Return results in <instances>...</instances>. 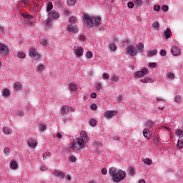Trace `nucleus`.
<instances>
[{
    "mask_svg": "<svg viewBox=\"0 0 183 183\" xmlns=\"http://www.w3.org/2000/svg\"><path fill=\"white\" fill-rule=\"evenodd\" d=\"M109 49H111V51H117V44L114 43H111L109 45Z\"/></svg>",
    "mask_w": 183,
    "mask_h": 183,
    "instance_id": "obj_41",
    "label": "nucleus"
},
{
    "mask_svg": "<svg viewBox=\"0 0 183 183\" xmlns=\"http://www.w3.org/2000/svg\"><path fill=\"white\" fill-rule=\"evenodd\" d=\"M96 89H97V91H101V89H102V84H101V83H97Z\"/></svg>",
    "mask_w": 183,
    "mask_h": 183,
    "instance_id": "obj_48",
    "label": "nucleus"
},
{
    "mask_svg": "<svg viewBox=\"0 0 183 183\" xmlns=\"http://www.w3.org/2000/svg\"><path fill=\"white\" fill-rule=\"evenodd\" d=\"M34 1L32 0H23L20 3V6H32Z\"/></svg>",
    "mask_w": 183,
    "mask_h": 183,
    "instance_id": "obj_13",
    "label": "nucleus"
},
{
    "mask_svg": "<svg viewBox=\"0 0 183 183\" xmlns=\"http://www.w3.org/2000/svg\"><path fill=\"white\" fill-rule=\"evenodd\" d=\"M101 172L102 175H107V174H108V170L105 168H102Z\"/></svg>",
    "mask_w": 183,
    "mask_h": 183,
    "instance_id": "obj_58",
    "label": "nucleus"
},
{
    "mask_svg": "<svg viewBox=\"0 0 183 183\" xmlns=\"http://www.w3.org/2000/svg\"><path fill=\"white\" fill-rule=\"evenodd\" d=\"M2 95L3 97L7 98V97H9V95H11V92L8 89H3Z\"/></svg>",
    "mask_w": 183,
    "mask_h": 183,
    "instance_id": "obj_31",
    "label": "nucleus"
},
{
    "mask_svg": "<svg viewBox=\"0 0 183 183\" xmlns=\"http://www.w3.org/2000/svg\"><path fill=\"white\" fill-rule=\"evenodd\" d=\"M69 161H70V162H76V157L74 155H70L69 157Z\"/></svg>",
    "mask_w": 183,
    "mask_h": 183,
    "instance_id": "obj_42",
    "label": "nucleus"
},
{
    "mask_svg": "<svg viewBox=\"0 0 183 183\" xmlns=\"http://www.w3.org/2000/svg\"><path fill=\"white\" fill-rule=\"evenodd\" d=\"M90 108L93 111H97L98 106H97V104H92V105L90 106Z\"/></svg>",
    "mask_w": 183,
    "mask_h": 183,
    "instance_id": "obj_56",
    "label": "nucleus"
},
{
    "mask_svg": "<svg viewBox=\"0 0 183 183\" xmlns=\"http://www.w3.org/2000/svg\"><path fill=\"white\" fill-rule=\"evenodd\" d=\"M51 154L50 152H46L43 154V159H46L48 157H51Z\"/></svg>",
    "mask_w": 183,
    "mask_h": 183,
    "instance_id": "obj_52",
    "label": "nucleus"
},
{
    "mask_svg": "<svg viewBox=\"0 0 183 183\" xmlns=\"http://www.w3.org/2000/svg\"><path fill=\"white\" fill-rule=\"evenodd\" d=\"M10 169L13 171L18 169V163L16 161L13 160L10 162Z\"/></svg>",
    "mask_w": 183,
    "mask_h": 183,
    "instance_id": "obj_25",
    "label": "nucleus"
},
{
    "mask_svg": "<svg viewBox=\"0 0 183 183\" xmlns=\"http://www.w3.org/2000/svg\"><path fill=\"white\" fill-rule=\"evenodd\" d=\"M48 18L50 19H58L59 18V13L51 11L48 13Z\"/></svg>",
    "mask_w": 183,
    "mask_h": 183,
    "instance_id": "obj_12",
    "label": "nucleus"
},
{
    "mask_svg": "<svg viewBox=\"0 0 183 183\" xmlns=\"http://www.w3.org/2000/svg\"><path fill=\"white\" fill-rule=\"evenodd\" d=\"M67 31H69V32H73L74 34H76V32H78V31H79V29H78V26H76L69 24L67 26Z\"/></svg>",
    "mask_w": 183,
    "mask_h": 183,
    "instance_id": "obj_14",
    "label": "nucleus"
},
{
    "mask_svg": "<svg viewBox=\"0 0 183 183\" xmlns=\"http://www.w3.org/2000/svg\"><path fill=\"white\" fill-rule=\"evenodd\" d=\"M159 54H160L161 56H166L167 51H165L164 49H162V50H160Z\"/></svg>",
    "mask_w": 183,
    "mask_h": 183,
    "instance_id": "obj_53",
    "label": "nucleus"
},
{
    "mask_svg": "<svg viewBox=\"0 0 183 183\" xmlns=\"http://www.w3.org/2000/svg\"><path fill=\"white\" fill-rule=\"evenodd\" d=\"M134 2L136 6H139V5H142V0H134Z\"/></svg>",
    "mask_w": 183,
    "mask_h": 183,
    "instance_id": "obj_46",
    "label": "nucleus"
},
{
    "mask_svg": "<svg viewBox=\"0 0 183 183\" xmlns=\"http://www.w3.org/2000/svg\"><path fill=\"white\" fill-rule=\"evenodd\" d=\"M137 53L139 52V54H142L144 52V43L140 42L139 44H137L136 47Z\"/></svg>",
    "mask_w": 183,
    "mask_h": 183,
    "instance_id": "obj_16",
    "label": "nucleus"
},
{
    "mask_svg": "<svg viewBox=\"0 0 183 183\" xmlns=\"http://www.w3.org/2000/svg\"><path fill=\"white\" fill-rule=\"evenodd\" d=\"M77 19L76 16H71L69 18V22L70 24H75V22H76Z\"/></svg>",
    "mask_w": 183,
    "mask_h": 183,
    "instance_id": "obj_43",
    "label": "nucleus"
},
{
    "mask_svg": "<svg viewBox=\"0 0 183 183\" xmlns=\"http://www.w3.org/2000/svg\"><path fill=\"white\" fill-rule=\"evenodd\" d=\"M4 152L6 155H9V153L11 152V149H9V148L6 147L4 149Z\"/></svg>",
    "mask_w": 183,
    "mask_h": 183,
    "instance_id": "obj_55",
    "label": "nucleus"
},
{
    "mask_svg": "<svg viewBox=\"0 0 183 183\" xmlns=\"http://www.w3.org/2000/svg\"><path fill=\"white\" fill-rule=\"evenodd\" d=\"M156 99H157V102H163V104H165V99H164L162 98L157 97Z\"/></svg>",
    "mask_w": 183,
    "mask_h": 183,
    "instance_id": "obj_60",
    "label": "nucleus"
},
{
    "mask_svg": "<svg viewBox=\"0 0 183 183\" xmlns=\"http://www.w3.org/2000/svg\"><path fill=\"white\" fill-rule=\"evenodd\" d=\"M103 79H109V74L107 73H104L102 74Z\"/></svg>",
    "mask_w": 183,
    "mask_h": 183,
    "instance_id": "obj_57",
    "label": "nucleus"
},
{
    "mask_svg": "<svg viewBox=\"0 0 183 183\" xmlns=\"http://www.w3.org/2000/svg\"><path fill=\"white\" fill-rule=\"evenodd\" d=\"M83 18L85 25L89 26V28L94 26L95 29H98L101 26V17L99 16L94 17L89 14H84Z\"/></svg>",
    "mask_w": 183,
    "mask_h": 183,
    "instance_id": "obj_3",
    "label": "nucleus"
},
{
    "mask_svg": "<svg viewBox=\"0 0 183 183\" xmlns=\"http://www.w3.org/2000/svg\"><path fill=\"white\" fill-rule=\"evenodd\" d=\"M89 138L85 131L80 132V137L75 138L71 143L69 144L68 149L71 152L72 151H82L84 148L88 145Z\"/></svg>",
    "mask_w": 183,
    "mask_h": 183,
    "instance_id": "obj_1",
    "label": "nucleus"
},
{
    "mask_svg": "<svg viewBox=\"0 0 183 183\" xmlns=\"http://www.w3.org/2000/svg\"><path fill=\"white\" fill-rule=\"evenodd\" d=\"M9 54V48L4 43L0 42V56H6Z\"/></svg>",
    "mask_w": 183,
    "mask_h": 183,
    "instance_id": "obj_7",
    "label": "nucleus"
},
{
    "mask_svg": "<svg viewBox=\"0 0 183 183\" xmlns=\"http://www.w3.org/2000/svg\"><path fill=\"white\" fill-rule=\"evenodd\" d=\"M152 28L153 29H159V22L158 21H154L152 24Z\"/></svg>",
    "mask_w": 183,
    "mask_h": 183,
    "instance_id": "obj_34",
    "label": "nucleus"
},
{
    "mask_svg": "<svg viewBox=\"0 0 183 183\" xmlns=\"http://www.w3.org/2000/svg\"><path fill=\"white\" fill-rule=\"evenodd\" d=\"M68 88L70 92H75L76 89V84H75L74 82H70L69 83Z\"/></svg>",
    "mask_w": 183,
    "mask_h": 183,
    "instance_id": "obj_21",
    "label": "nucleus"
},
{
    "mask_svg": "<svg viewBox=\"0 0 183 183\" xmlns=\"http://www.w3.org/2000/svg\"><path fill=\"white\" fill-rule=\"evenodd\" d=\"M54 8V5L52 4V3L49 2L46 5V11L48 14H49V12H51V11H52Z\"/></svg>",
    "mask_w": 183,
    "mask_h": 183,
    "instance_id": "obj_30",
    "label": "nucleus"
},
{
    "mask_svg": "<svg viewBox=\"0 0 183 183\" xmlns=\"http://www.w3.org/2000/svg\"><path fill=\"white\" fill-rule=\"evenodd\" d=\"M134 3L133 2H129L128 4H127V6H128V8H129V9H132V8H134Z\"/></svg>",
    "mask_w": 183,
    "mask_h": 183,
    "instance_id": "obj_59",
    "label": "nucleus"
},
{
    "mask_svg": "<svg viewBox=\"0 0 183 183\" xmlns=\"http://www.w3.org/2000/svg\"><path fill=\"white\" fill-rule=\"evenodd\" d=\"M46 129V127L44 124H40V131H45Z\"/></svg>",
    "mask_w": 183,
    "mask_h": 183,
    "instance_id": "obj_62",
    "label": "nucleus"
},
{
    "mask_svg": "<svg viewBox=\"0 0 183 183\" xmlns=\"http://www.w3.org/2000/svg\"><path fill=\"white\" fill-rule=\"evenodd\" d=\"M21 16H23V18H26L27 19H32V16L29 15V14L28 13H21Z\"/></svg>",
    "mask_w": 183,
    "mask_h": 183,
    "instance_id": "obj_35",
    "label": "nucleus"
},
{
    "mask_svg": "<svg viewBox=\"0 0 183 183\" xmlns=\"http://www.w3.org/2000/svg\"><path fill=\"white\" fill-rule=\"evenodd\" d=\"M14 88L15 89H16L17 91H19V89H21V88H22V84H21V83L16 81L14 84Z\"/></svg>",
    "mask_w": 183,
    "mask_h": 183,
    "instance_id": "obj_40",
    "label": "nucleus"
},
{
    "mask_svg": "<svg viewBox=\"0 0 183 183\" xmlns=\"http://www.w3.org/2000/svg\"><path fill=\"white\" fill-rule=\"evenodd\" d=\"M157 54H158V51L154 49L153 50H150L147 52V58H152V56H155V55H157Z\"/></svg>",
    "mask_w": 183,
    "mask_h": 183,
    "instance_id": "obj_24",
    "label": "nucleus"
},
{
    "mask_svg": "<svg viewBox=\"0 0 183 183\" xmlns=\"http://www.w3.org/2000/svg\"><path fill=\"white\" fill-rule=\"evenodd\" d=\"M151 130L148 129H143V137L146 138L147 139H151Z\"/></svg>",
    "mask_w": 183,
    "mask_h": 183,
    "instance_id": "obj_17",
    "label": "nucleus"
},
{
    "mask_svg": "<svg viewBox=\"0 0 183 183\" xmlns=\"http://www.w3.org/2000/svg\"><path fill=\"white\" fill-rule=\"evenodd\" d=\"M109 174L113 182L119 183L127 178V172L117 167H110L109 169Z\"/></svg>",
    "mask_w": 183,
    "mask_h": 183,
    "instance_id": "obj_2",
    "label": "nucleus"
},
{
    "mask_svg": "<svg viewBox=\"0 0 183 183\" xmlns=\"http://www.w3.org/2000/svg\"><path fill=\"white\" fill-rule=\"evenodd\" d=\"M69 112V107L64 105L61 107V115H66Z\"/></svg>",
    "mask_w": 183,
    "mask_h": 183,
    "instance_id": "obj_18",
    "label": "nucleus"
},
{
    "mask_svg": "<svg viewBox=\"0 0 183 183\" xmlns=\"http://www.w3.org/2000/svg\"><path fill=\"white\" fill-rule=\"evenodd\" d=\"M174 102H177V104H180L181 101H182V98L181 96L177 95L174 97Z\"/></svg>",
    "mask_w": 183,
    "mask_h": 183,
    "instance_id": "obj_36",
    "label": "nucleus"
},
{
    "mask_svg": "<svg viewBox=\"0 0 183 183\" xmlns=\"http://www.w3.org/2000/svg\"><path fill=\"white\" fill-rule=\"evenodd\" d=\"M176 135L179 138H183V131L179 129H176Z\"/></svg>",
    "mask_w": 183,
    "mask_h": 183,
    "instance_id": "obj_33",
    "label": "nucleus"
},
{
    "mask_svg": "<svg viewBox=\"0 0 183 183\" xmlns=\"http://www.w3.org/2000/svg\"><path fill=\"white\" fill-rule=\"evenodd\" d=\"M171 52L174 56H178L181 54V49L177 46H173L171 49Z\"/></svg>",
    "mask_w": 183,
    "mask_h": 183,
    "instance_id": "obj_11",
    "label": "nucleus"
},
{
    "mask_svg": "<svg viewBox=\"0 0 183 183\" xmlns=\"http://www.w3.org/2000/svg\"><path fill=\"white\" fill-rule=\"evenodd\" d=\"M166 78L167 79H169L170 81H172L173 79H175V74L172 72H167L166 74Z\"/></svg>",
    "mask_w": 183,
    "mask_h": 183,
    "instance_id": "obj_29",
    "label": "nucleus"
},
{
    "mask_svg": "<svg viewBox=\"0 0 183 183\" xmlns=\"http://www.w3.org/2000/svg\"><path fill=\"white\" fill-rule=\"evenodd\" d=\"M47 168L45 166H41L40 167V171L44 172V171H46Z\"/></svg>",
    "mask_w": 183,
    "mask_h": 183,
    "instance_id": "obj_64",
    "label": "nucleus"
},
{
    "mask_svg": "<svg viewBox=\"0 0 183 183\" xmlns=\"http://www.w3.org/2000/svg\"><path fill=\"white\" fill-rule=\"evenodd\" d=\"M73 52L76 56V58H81L84 55V47L74 46L73 47Z\"/></svg>",
    "mask_w": 183,
    "mask_h": 183,
    "instance_id": "obj_6",
    "label": "nucleus"
},
{
    "mask_svg": "<svg viewBox=\"0 0 183 183\" xmlns=\"http://www.w3.org/2000/svg\"><path fill=\"white\" fill-rule=\"evenodd\" d=\"M2 131H3L4 134H12V129H11L10 127H4L2 129Z\"/></svg>",
    "mask_w": 183,
    "mask_h": 183,
    "instance_id": "obj_28",
    "label": "nucleus"
},
{
    "mask_svg": "<svg viewBox=\"0 0 183 183\" xmlns=\"http://www.w3.org/2000/svg\"><path fill=\"white\" fill-rule=\"evenodd\" d=\"M153 9L155 12H159V11H161V6L156 4L154 6Z\"/></svg>",
    "mask_w": 183,
    "mask_h": 183,
    "instance_id": "obj_44",
    "label": "nucleus"
},
{
    "mask_svg": "<svg viewBox=\"0 0 183 183\" xmlns=\"http://www.w3.org/2000/svg\"><path fill=\"white\" fill-rule=\"evenodd\" d=\"M89 124L91 127H97V120L95 119H92L89 121Z\"/></svg>",
    "mask_w": 183,
    "mask_h": 183,
    "instance_id": "obj_38",
    "label": "nucleus"
},
{
    "mask_svg": "<svg viewBox=\"0 0 183 183\" xmlns=\"http://www.w3.org/2000/svg\"><path fill=\"white\" fill-rule=\"evenodd\" d=\"M142 162L146 165H152V159L149 158H146L142 159Z\"/></svg>",
    "mask_w": 183,
    "mask_h": 183,
    "instance_id": "obj_32",
    "label": "nucleus"
},
{
    "mask_svg": "<svg viewBox=\"0 0 183 183\" xmlns=\"http://www.w3.org/2000/svg\"><path fill=\"white\" fill-rule=\"evenodd\" d=\"M17 56L21 59H24L26 56V55L24 53V51H19L17 54Z\"/></svg>",
    "mask_w": 183,
    "mask_h": 183,
    "instance_id": "obj_39",
    "label": "nucleus"
},
{
    "mask_svg": "<svg viewBox=\"0 0 183 183\" xmlns=\"http://www.w3.org/2000/svg\"><path fill=\"white\" fill-rule=\"evenodd\" d=\"M147 74H148V69L143 68L142 70L134 72L133 76L138 79L139 78H143Z\"/></svg>",
    "mask_w": 183,
    "mask_h": 183,
    "instance_id": "obj_8",
    "label": "nucleus"
},
{
    "mask_svg": "<svg viewBox=\"0 0 183 183\" xmlns=\"http://www.w3.org/2000/svg\"><path fill=\"white\" fill-rule=\"evenodd\" d=\"M154 144H159V136H155V138L154 139Z\"/></svg>",
    "mask_w": 183,
    "mask_h": 183,
    "instance_id": "obj_54",
    "label": "nucleus"
},
{
    "mask_svg": "<svg viewBox=\"0 0 183 183\" xmlns=\"http://www.w3.org/2000/svg\"><path fill=\"white\" fill-rule=\"evenodd\" d=\"M163 35H164V38L166 39H169V38H171V35H172V31H171V29L167 28L166 30H164Z\"/></svg>",
    "mask_w": 183,
    "mask_h": 183,
    "instance_id": "obj_15",
    "label": "nucleus"
},
{
    "mask_svg": "<svg viewBox=\"0 0 183 183\" xmlns=\"http://www.w3.org/2000/svg\"><path fill=\"white\" fill-rule=\"evenodd\" d=\"M68 5L74 6L76 4V0H67Z\"/></svg>",
    "mask_w": 183,
    "mask_h": 183,
    "instance_id": "obj_47",
    "label": "nucleus"
},
{
    "mask_svg": "<svg viewBox=\"0 0 183 183\" xmlns=\"http://www.w3.org/2000/svg\"><path fill=\"white\" fill-rule=\"evenodd\" d=\"M176 147L178 149H181L183 148V139L179 138Z\"/></svg>",
    "mask_w": 183,
    "mask_h": 183,
    "instance_id": "obj_27",
    "label": "nucleus"
},
{
    "mask_svg": "<svg viewBox=\"0 0 183 183\" xmlns=\"http://www.w3.org/2000/svg\"><path fill=\"white\" fill-rule=\"evenodd\" d=\"M53 174L55 177H57V178H65V174L61 171L56 170L53 172Z\"/></svg>",
    "mask_w": 183,
    "mask_h": 183,
    "instance_id": "obj_20",
    "label": "nucleus"
},
{
    "mask_svg": "<svg viewBox=\"0 0 183 183\" xmlns=\"http://www.w3.org/2000/svg\"><path fill=\"white\" fill-rule=\"evenodd\" d=\"M169 9V7H168V6L167 5H163L162 6V11H163V12H168Z\"/></svg>",
    "mask_w": 183,
    "mask_h": 183,
    "instance_id": "obj_45",
    "label": "nucleus"
},
{
    "mask_svg": "<svg viewBox=\"0 0 183 183\" xmlns=\"http://www.w3.org/2000/svg\"><path fill=\"white\" fill-rule=\"evenodd\" d=\"M140 82H142V84H148L149 82H150V84H154V79L149 77H145L144 79H142L140 80Z\"/></svg>",
    "mask_w": 183,
    "mask_h": 183,
    "instance_id": "obj_26",
    "label": "nucleus"
},
{
    "mask_svg": "<svg viewBox=\"0 0 183 183\" xmlns=\"http://www.w3.org/2000/svg\"><path fill=\"white\" fill-rule=\"evenodd\" d=\"M149 68H157V63L156 62H149Z\"/></svg>",
    "mask_w": 183,
    "mask_h": 183,
    "instance_id": "obj_49",
    "label": "nucleus"
},
{
    "mask_svg": "<svg viewBox=\"0 0 183 183\" xmlns=\"http://www.w3.org/2000/svg\"><path fill=\"white\" fill-rule=\"evenodd\" d=\"M36 145H38V142H36V139L34 138L29 139L28 147H29L30 149H34V148H36Z\"/></svg>",
    "mask_w": 183,
    "mask_h": 183,
    "instance_id": "obj_9",
    "label": "nucleus"
},
{
    "mask_svg": "<svg viewBox=\"0 0 183 183\" xmlns=\"http://www.w3.org/2000/svg\"><path fill=\"white\" fill-rule=\"evenodd\" d=\"M117 114H118V112H117V111L108 110V111L105 112L104 117H105V118H107L109 119L110 118H112V117H115V115H117Z\"/></svg>",
    "mask_w": 183,
    "mask_h": 183,
    "instance_id": "obj_10",
    "label": "nucleus"
},
{
    "mask_svg": "<svg viewBox=\"0 0 183 183\" xmlns=\"http://www.w3.org/2000/svg\"><path fill=\"white\" fill-rule=\"evenodd\" d=\"M85 56H86V58H87V59H91V58H92L94 56V54L92 53V51H88L86 53Z\"/></svg>",
    "mask_w": 183,
    "mask_h": 183,
    "instance_id": "obj_37",
    "label": "nucleus"
},
{
    "mask_svg": "<svg viewBox=\"0 0 183 183\" xmlns=\"http://www.w3.org/2000/svg\"><path fill=\"white\" fill-rule=\"evenodd\" d=\"M111 82L112 84H117L118 82V79H119V75H117L115 74H112L111 75Z\"/></svg>",
    "mask_w": 183,
    "mask_h": 183,
    "instance_id": "obj_22",
    "label": "nucleus"
},
{
    "mask_svg": "<svg viewBox=\"0 0 183 183\" xmlns=\"http://www.w3.org/2000/svg\"><path fill=\"white\" fill-rule=\"evenodd\" d=\"M17 117H24V114L22 111H19L17 114H16Z\"/></svg>",
    "mask_w": 183,
    "mask_h": 183,
    "instance_id": "obj_61",
    "label": "nucleus"
},
{
    "mask_svg": "<svg viewBox=\"0 0 183 183\" xmlns=\"http://www.w3.org/2000/svg\"><path fill=\"white\" fill-rule=\"evenodd\" d=\"M29 56L31 58H33L34 61H38V59H41V54L36 51V49L35 48L31 47L29 50Z\"/></svg>",
    "mask_w": 183,
    "mask_h": 183,
    "instance_id": "obj_5",
    "label": "nucleus"
},
{
    "mask_svg": "<svg viewBox=\"0 0 183 183\" xmlns=\"http://www.w3.org/2000/svg\"><path fill=\"white\" fill-rule=\"evenodd\" d=\"M44 24L49 29H51V28H52V19L49 17H47V19L44 21Z\"/></svg>",
    "mask_w": 183,
    "mask_h": 183,
    "instance_id": "obj_23",
    "label": "nucleus"
},
{
    "mask_svg": "<svg viewBox=\"0 0 183 183\" xmlns=\"http://www.w3.org/2000/svg\"><path fill=\"white\" fill-rule=\"evenodd\" d=\"M126 51L127 52V55H129V56H137L138 54V51L132 44H128L127 46Z\"/></svg>",
    "mask_w": 183,
    "mask_h": 183,
    "instance_id": "obj_4",
    "label": "nucleus"
},
{
    "mask_svg": "<svg viewBox=\"0 0 183 183\" xmlns=\"http://www.w3.org/2000/svg\"><path fill=\"white\" fill-rule=\"evenodd\" d=\"M40 42L41 44L43 45V46H45V45L48 44V41H46V39H42Z\"/></svg>",
    "mask_w": 183,
    "mask_h": 183,
    "instance_id": "obj_51",
    "label": "nucleus"
},
{
    "mask_svg": "<svg viewBox=\"0 0 183 183\" xmlns=\"http://www.w3.org/2000/svg\"><path fill=\"white\" fill-rule=\"evenodd\" d=\"M71 118L68 117H66L63 119L64 122H69V121H71Z\"/></svg>",
    "mask_w": 183,
    "mask_h": 183,
    "instance_id": "obj_63",
    "label": "nucleus"
},
{
    "mask_svg": "<svg viewBox=\"0 0 183 183\" xmlns=\"http://www.w3.org/2000/svg\"><path fill=\"white\" fill-rule=\"evenodd\" d=\"M44 68L45 66L43 64H39L37 65V69L39 71H44Z\"/></svg>",
    "mask_w": 183,
    "mask_h": 183,
    "instance_id": "obj_50",
    "label": "nucleus"
},
{
    "mask_svg": "<svg viewBox=\"0 0 183 183\" xmlns=\"http://www.w3.org/2000/svg\"><path fill=\"white\" fill-rule=\"evenodd\" d=\"M146 128L145 129H149V128H153V127L155 125L154 122L152 120L148 119L145 124H144Z\"/></svg>",
    "mask_w": 183,
    "mask_h": 183,
    "instance_id": "obj_19",
    "label": "nucleus"
}]
</instances>
